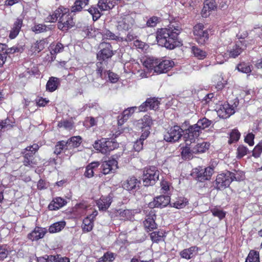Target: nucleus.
I'll return each mask as SVG.
<instances>
[{"label":"nucleus","instance_id":"f257e3e1","mask_svg":"<svg viewBox=\"0 0 262 262\" xmlns=\"http://www.w3.org/2000/svg\"><path fill=\"white\" fill-rule=\"evenodd\" d=\"M181 28L170 25L168 28H162L157 32L156 39L158 44L169 49H173L177 45L178 36Z\"/></svg>","mask_w":262,"mask_h":262},{"label":"nucleus","instance_id":"f03ea898","mask_svg":"<svg viewBox=\"0 0 262 262\" xmlns=\"http://www.w3.org/2000/svg\"><path fill=\"white\" fill-rule=\"evenodd\" d=\"M143 66L150 71L162 74L169 71L173 67L174 62L169 60L147 58L144 60Z\"/></svg>","mask_w":262,"mask_h":262},{"label":"nucleus","instance_id":"7ed1b4c3","mask_svg":"<svg viewBox=\"0 0 262 262\" xmlns=\"http://www.w3.org/2000/svg\"><path fill=\"white\" fill-rule=\"evenodd\" d=\"M118 146L117 142L105 138H102L99 140L96 141L93 144L95 149L103 154L110 152L117 148Z\"/></svg>","mask_w":262,"mask_h":262},{"label":"nucleus","instance_id":"20e7f679","mask_svg":"<svg viewBox=\"0 0 262 262\" xmlns=\"http://www.w3.org/2000/svg\"><path fill=\"white\" fill-rule=\"evenodd\" d=\"M159 171L155 166L145 168L143 174V182L145 186L152 185L158 180Z\"/></svg>","mask_w":262,"mask_h":262},{"label":"nucleus","instance_id":"39448f33","mask_svg":"<svg viewBox=\"0 0 262 262\" xmlns=\"http://www.w3.org/2000/svg\"><path fill=\"white\" fill-rule=\"evenodd\" d=\"M39 146L37 144H33L32 145L27 146L22 152L24 155V165L26 166L32 167L36 164L34 161V156L39 149Z\"/></svg>","mask_w":262,"mask_h":262},{"label":"nucleus","instance_id":"423d86ee","mask_svg":"<svg viewBox=\"0 0 262 262\" xmlns=\"http://www.w3.org/2000/svg\"><path fill=\"white\" fill-rule=\"evenodd\" d=\"M57 25L58 28L62 31H68L74 26L75 23L68 9L64 10L63 15H61Z\"/></svg>","mask_w":262,"mask_h":262},{"label":"nucleus","instance_id":"0eeeda50","mask_svg":"<svg viewBox=\"0 0 262 262\" xmlns=\"http://www.w3.org/2000/svg\"><path fill=\"white\" fill-rule=\"evenodd\" d=\"M134 14H127L121 16L117 21V28L119 31H128L135 24Z\"/></svg>","mask_w":262,"mask_h":262},{"label":"nucleus","instance_id":"6e6552de","mask_svg":"<svg viewBox=\"0 0 262 262\" xmlns=\"http://www.w3.org/2000/svg\"><path fill=\"white\" fill-rule=\"evenodd\" d=\"M183 132V129L179 126L174 125L165 133L164 139L169 142H177L182 137Z\"/></svg>","mask_w":262,"mask_h":262},{"label":"nucleus","instance_id":"1a4fd4ad","mask_svg":"<svg viewBox=\"0 0 262 262\" xmlns=\"http://www.w3.org/2000/svg\"><path fill=\"white\" fill-rule=\"evenodd\" d=\"M204 25L198 24L193 28V34L196 41L200 44H204L209 38L207 30H204Z\"/></svg>","mask_w":262,"mask_h":262},{"label":"nucleus","instance_id":"9d476101","mask_svg":"<svg viewBox=\"0 0 262 262\" xmlns=\"http://www.w3.org/2000/svg\"><path fill=\"white\" fill-rule=\"evenodd\" d=\"M230 174V171H228L217 176L215 181V188L217 189H224L230 185L232 182Z\"/></svg>","mask_w":262,"mask_h":262},{"label":"nucleus","instance_id":"9b49d317","mask_svg":"<svg viewBox=\"0 0 262 262\" xmlns=\"http://www.w3.org/2000/svg\"><path fill=\"white\" fill-rule=\"evenodd\" d=\"M100 51L97 54V58L99 60L106 61L111 58L114 54L112 47L110 43L103 42L99 45Z\"/></svg>","mask_w":262,"mask_h":262},{"label":"nucleus","instance_id":"f8f14e48","mask_svg":"<svg viewBox=\"0 0 262 262\" xmlns=\"http://www.w3.org/2000/svg\"><path fill=\"white\" fill-rule=\"evenodd\" d=\"M196 172V179L201 182L206 180H209L211 179V176L213 173V168L211 167H208L205 168L199 167L195 169Z\"/></svg>","mask_w":262,"mask_h":262},{"label":"nucleus","instance_id":"ddd939ff","mask_svg":"<svg viewBox=\"0 0 262 262\" xmlns=\"http://www.w3.org/2000/svg\"><path fill=\"white\" fill-rule=\"evenodd\" d=\"M216 110L218 116L222 118H228L235 112L234 108L227 103L219 105Z\"/></svg>","mask_w":262,"mask_h":262},{"label":"nucleus","instance_id":"4468645a","mask_svg":"<svg viewBox=\"0 0 262 262\" xmlns=\"http://www.w3.org/2000/svg\"><path fill=\"white\" fill-rule=\"evenodd\" d=\"M201 133V131L195 125L190 126L187 130V133L185 135L186 138V145H188L189 143H192L195 141Z\"/></svg>","mask_w":262,"mask_h":262},{"label":"nucleus","instance_id":"2eb2a0df","mask_svg":"<svg viewBox=\"0 0 262 262\" xmlns=\"http://www.w3.org/2000/svg\"><path fill=\"white\" fill-rule=\"evenodd\" d=\"M117 161L114 159L103 162L101 165L102 173L104 174H107L114 172L117 168Z\"/></svg>","mask_w":262,"mask_h":262},{"label":"nucleus","instance_id":"dca6fc26","mask_svg":"<svg viewBox=\"0 0 262 262\" xmlns=\"http://www.w3.org/2000/svg\"><path fill=\"white\" fill-rule=\"evenodd\" d=\"M170 203V198L168 195H160L156 197L154 201L149 204L150 207L163 208Z\"/></svg>","mask_w":262,"mask_h":262},{"label":"nucleus","instance_id":"f3484780","mask_svg":"<svg viewBox=\"0 0 262 262\" xmlns=\"http://www.w3.org/2000/svg\"><path fill=\"white\" fill-rule=\"evenodd\" d=\"M246 47V45H244L242 41H238L234 45L232 48H230L228 51L229 56L232 58H235L238 56Z\"/></svg>","mask_w":262,"mask_h":262},{"label":"nucleus","instance_id":"a211bd4d","mask_svg":"<svg viewBox=\"0 0 262 262\" xmlns=\"http://www.w3.org/2000/svg\"><path fill=\"white\" fill-rule=\"evenodd\" d=\"M46 233V229L36 227L33 231L28 235V237L32 241H37L43 238Z\"/></svg>","mask_w":262,"mask_h":262},{"label":"nucleus","instance_id":"6ab92c4d","mask_svg":"<svg viewBox=\"0 0 262 262\" xmlns=\"http://www.w3.org/2000/svg\"><path fill=\"white\" fill-rule=\"evenodd\" d=\"M107 62L106 61H100L97 62L96 64V74L97 76L100 77L101 79H104L106 77V73H107Z\"/></svg>","mask_w":262,"mask_h":262},{"label":"nucleus","instance_id":"aec40b11","mask_svg":"<svg viewBox=\"0 0 262 262\" xmlns=\"http://www.w3.org/2000/svg\"><path fill=\"white\" fill-rule=\"evenodd\" d=\"M67 8H64L63 7L60 6L58 9L55 10L52 14H49L46 18L45 21L48 23H55L57 21V19L59 18L60 19V17L61 15H63L64 13V10H66Z\"/></svg>","mask_w":262,"mask_h":262},{"label":"nucleus","instance_id":"412c9836","mask_svg":"<svg viewBox=\"0 0 262 262\" xmlns=\"http://www.w3.org/2000/svg\"><path fill=\"white\" fill-rule=\"evenodd\" d=\"M23 18H17L13 23L9 34L11 39H14L18 35L23 25Z\"/></svg>","mask_w":262,"mask_h":262},{"label":"nucleus","instance_id":"4be33fe9","mask_svg":"<svg viewBox=\"0 0 262 262\" xmlns=\"http://www.w3.org/2000/svg\"><path fill=\"white\" fill-rule=\"evenodd\" d=\"M156 215L155 213L151 211L149 215L146 216V218L144 221V227L146 229L149 231L156 229L157 225L155 223Z\"/></svg>","mask_w":262,"mask_h":262},{"label":"nucleus","instance_id":"5701e85b","mask_svg":"<svg viewBox=\"0 0 262 262\" xmlns=\"http://www.w3.org/2000/svg\"><path fill=\"white\" fill-rule=\"evenodd\" d=\"M112 197L110 195L102 196L97 202L99 210L105 211L107 209L112 203Z\"/></svg>","mask_w":262,"mask_h":262},{"label":"nucleus","instance_id":"b1692460","mask_svg":"<svg viewBox=\"0 0 262 262\" xmlns=\"http://www.w3.org/2000/svg\"><path fill=\"white\" fill-rule=\"evenodd\" d=\"M192 152L193 154H198L204 152L208 149L210 144L208 143L202 142L195 143L193 142L192 144Z\"/></svg>","mask_w":262,"mask_h":262},{"label":"nucleus","instance_id":"393cba45","mask_svg":"<svg viewBox=\"0 0 262 262\" xmlns=\"http://www.w3.org/2000/svg\"><path fill=\"white\" fill-rule=\"evenodd\" d=\"M198 250V248L197 247L192 246L182 250L180 252V255L183 258L189 259L197 254Z\"/></svg>","mask_w":262,"mask_h":262},{"label":"nucleus","instance_id":"a878e982","mask_svg":"<svg viewBox=\"0 0 262 262\" xmlns=\"http://www.w3.org/2000/svg\"><path fill=\"white\" fill-rule=\"evenodd\" d=\"M66 203L65 200L60 197H57L53 200L49 205L48 208L50 210H56L63 207Z\"/></svg>","mask_w":262,"mask_h":262},{"label":"nucleus","instance_id":"bb28decb","mask_svg":"<svg viewBox=\"0 0 262 262\" xmlns=\"http://www.w3.org/2000/svg\"><path fill=\"white\" fill-rule=\"evenodd\" d=\"M89 3V0H75L71 8V12H79L84 9Z\"/></svg>","mask_w":262,"mask_h":262},{"label":"nucleus","instance_id":"cd10ccee","mask_svg":"<svg viewBox=\"0 0 262 262\" xmlns=\"http://www.w3.org/2000/svg\"><path fill=\"white\" fill-rule=\"evenodd\" d=\"M47 44L46 40L45 39L37 40L32 45L30 51L34 54L38 53L45 49Z\"/></svg>","mask_w":262,"mask_h":262},{"label":"nucleus","instance_id":"c85d7f7f","mask_svg":"<svg viewBox=\"0 0 262 262\" xmlns=\"http://www.w3.org/2000/svg\"><path fill=\"white\" fill-rule=\"evenodd\" d=\"M138 183L139 182L136 178L132 177L125 181L122 186L124 189L130 191L135 189L138 186Z\"/></svg>","mask_w":262,"mask_h":262},{"label":"nucleus","instance_id":"c756f323","mask_svg":"<svg viewBox=\"0 0 262 262\" xmlns=\"http://www.w3.org/2000/svg\"><path fill=\"white\" fill-rule=\"evenodd\" d=\"M59 84L60 82L58 78L52 77L49 79L47 83V90L51 92H54L57 89Z\"/></svg>","mask_w":262,"mask_h":262},{"label":"nucleus","instance_id":"7c9ffc66","mask_svg":"<svg viewBox=\"0 0 262 262\" xmlns=\"http://www.w3.org/2000/svg\"><path fill=\"white\" fill-rule=\"evenodd\" d=\"M116 5V2H111V0H99L97 6L101 11H106L112 9Z\"/></svg>","mask_w":262,"mask_h":262},{"label":"nucleus","instance_id":"2f4dec72","mask_svg":"<svg viewBox=\"0 0 262 262\" xmlns=\"http://www.w3.org/2000/svg\"><path fill=\"white\" fill-rule=\"evenodd\" d=\"M100 164L98 162H94L89 164L85 169L84 176L88 178H92L94 176V171L98 167Z\"/></svg>","mask_w":262,"mask_h":262},{"label":"nucleus","instance_id":"473e14b6","mask_svg":"<svg viewBox=\"0 0 262 262\" xmlns=\"http://www.w3.org/2000/svg\"><path fill=\"white\" fill-rule=\"evenodd\" d=\"M69 149L79 146L81 142V138L79 136H74L66 141Z\"/></svg>","mask_w":262,"mask_h":262},{"label":"nucleus","instance_id":"72a5a7b5","mask_svg":"<svg viewBox=\"0 0 262 262\" xmlns=\"http://www.w3.org/2000/svg\"><path fill=\"white\" fill-rule=\"evenodd\" d=\"M191 52L194 56L199 59H204L207 56L206 52L196 46H192Z\"/></svg>","mask_w":262,"mask_h":262},{"label":"nucleus","instance_id":"f704fd0d","mask_svg":"<svg viewBox=\"0 0 262 262\" xmlns=\"http://www.w3.org/2000/svg\"><path fill=\"white\" fill-rule=\"evenodd\" d=\"M139 124H140L141 128L150 129L152 124V121L151 117L148 115H145L139 120Z\"/></svg>","mask_w":262,"mask_h":262},{"label":"nucleus","instance_id":"c9c22d12","mask_svg":"<svg viewBox=\"0 0 262 262\" xmlns=\"http://www.w3.org/2000/svg\"><path fill=\"white\" fill-rule=\"evenodd\" d=\"M66 226V223L64 221H61L55 223L51 225L49 228L50 233H56L60 231Z\"/></svg>","mask_w":262,"mask_h":262},{"label":"nucleus","instance_id":"e433bc0d","mask_svg":"<svg viewBox=\"0 0 262 262\" xmlns=\"http://www.w3.org/2000/svg\"><path fill=\"white\" fill-rule=\"evenodd\" d=\"M118 215L120 220H128L132 219L133 217L132 212L128 209L126 210H119L117 212Z\"/></svg>","mask_w":262,"mask_h":262},{"label":"nucleus","instance_id":"4c0bfd02","mask_svg":"<svg viewBox=\"0 0 262 262\" xmlns=\"http://www.w3.org/2000/svg\"><path fill=\"white\" fill-rule=\"evenodd\" d=\"M212 123V121L208 120L206 118H203L199 120L198 122L194 124L201 131L208 127Z\"/></svg>","mask_w":262,"mask_h":262},{"label":"nucleus","instance_id":"58836bf2","mask_svg":"<svg viewBox=\"0 0 262 262\" xmlns=\"http://www.w3.org/2000/svg\"><path fill=\"white\" fill-rule=\"evenodd\" d=\"M93 227V220L87 216L83 221L82 229L84 232L91 231Z\"/></svg>","mask_w":262,"mask_h":262},{"label":"nucleus","instance_id":"ea45409f","mask_svg":"<svg viewBox=\"0 0 262 262\" xmlns=\"http://www.w3.org/2000/svg\"><path fill=\"white\" fill-rule=\"evenodd\" d=\"M245 262H259V252L254 250H251Z\"/></svg>","mask_w":262,"mask_h":262},{"label":"nucleus","instance_id":"a19ab883","mask_svg":"<svg viewBox=\"0 0 262 262\" xmlns=\"http://www.w3.org/2000/svg\"><path fill=\"white\" fill-rule=\"evenodd\" d=\"M165 236V233L163 231H158L153 232L150 234V238L152 242L158 243L160 241L163 240Z\"/></svg>","mask_w":262,"mask_h":262},{"label":"nucleus","instance_id":"79ce46f5","mask_svg":"<svg viewBox=\"0 0 262 262\" xmlns=\"http://www.w3.org/2000/svg\"><path fill=\"white\" fill-rule=\"evenodd\" d=\"M230 177H231V182L233 181H239L244 179V173L242 171L234 170V171H230Z\"/></svg>","mask_w":262,"mask_h":262},{"label":"nucleus","instance_id":"37998d69","mask_svg":"<svg viewBox=\"0 0 262 262\" xmlns=\"http://www.w3.org/2000/svg\"><path fill=\"white\" fill-rule=\"evenodd\" d=\"M88 12L92 15L94 21L98 19L101 16V13L96 6H91L88 10Z\"/></svg>","mask_w":262,"mask_h":262},{"label":"nucleus","instance_id":"c03bdc74","mask_svg":"<svg viewBox=\"0 0 262 262\" xmlns=\"http://www.w3.org/2000/svg\"><path fill=\"white\" fill-rule=\"evenodd\" d=\"M48 27L44 24H37L35 25L31 28V30L36 34H39L42 32H45L48 31Z\"/></svg>","mask_w":262,"mask_h":262},{"label":"nucleus","instance_id":"a18cd8bd","mask_svg":"<svg viewBox=\"0 0 262 262\" xmlns=\"http://www.w3.org/2000/svg\"><path fill=\"white\" fill-rule=\"evenodd\" d=\"M63 46L61 43L52 44L50 47V52L52 55L56 54L63 51Z\"/></svg>","mask_w":262,"mask_h":262},{"label":"nucleus","instance_id":"49530a36","mask_svg":"<svg viewBox=\"0 0 262 262\" xmlns=\"http://www.w3.org/2000/svg\"><path fill=\"white\" fill-rule=\"evenodd\" d=\"M146 103H148V107L151 110H156L158 108L160 102L157 98H149L146 99Z\"/></svg>","mask_w":262,"mask_h":262},{"label":"nucleus","instance_id":"de8ad7c7","mask_svg":"<svg viewBox=\"0 0 262 262\" xmlns=\"http://www.w3.org/2000/svg\"><path fill=\"white\" fill-rule=\"evenodd\" d=\"M192 143H189L188 145H186V146L183 148L182 151V156L183 158L185 159H189L191 155L193 154L192 152Z\"/></svg>","mask_w":262,"mask_h":262},{"label":"nucleus","instance_id":"09e8293b","mask_svg":"<svg viewBox=\"0 0 262 262\" xmlns=\"http://www.w3.org/2000/svg\"><path fill=\"white\" fill-rule=\"evenodd\" d=\"M68 150V147L67 146V143L66 141H62L59 142L55 146V148L54 150L55 154L58 155L60 154L62 150Z\"/></svg>","mask_w":262,"mask_h":262},{"label":"nucleus","instance_id":"8fccbe9b","mask_svg":"<svg viewBox=\"0 0 262 262\" xmlns=\"http://www.w3.org/2000/svg\"><path fill=\"white\" fill-rule=\"evenodd\" d=\"M241 136L240 133L237 129H233L230 134V139L229 140V143L231 144L234 142H236L239 139Z\"/></svg>","mask_w":262,"mask_h":262},{"label":"nucleus","instance_id":"3c124183","mask_svg":"<svg viewBox=\"0 0 262 262\" xmlns=\"http://www.w3.org/2000/svg\"><path fill=\"white\" fill-rule=\"evenodd\" d=\"M49 261L51 262H70V260L67 257H62L60 255H51L49 257Z\"/></svg>","mask_w":262,"mask_h":262},{"label":"nucleus","instance_id":"603ef678","mask_svg":"<svg viewBox=\"0 0 262 262\" xmlns=\"http://www.w3.org/2000/svg\"><path fill=\"white\" fill-rule=\"evenodd\" d=\"M210 210L213 215L217 217L220 220H222L225 216L226 212L217 208H213Z\"/></svg>","mask_w":262,"mask_h":262},{"label":"nucleus","instance_id":"864d4df0","mask_svg":"<svg viewBox=\"0 0 262 262\" xmlns=\"http://www.w3.org/2000/svg\"><path fill=\"white\" fill-rule=\"evenodd\" d=\"M187 203L186 199L181 198L173 203V206L178 209L183 208L186 205Z\"/></svg>","mask_w":262,"mask_h":262},{"label":"nucleus","instance_id":"5fc2aeb1","mask_svg":"<svg viewBox=\"0 0 262 262\" xmlns=\"http://www.w3.org/2000/svg\"><path fill=\"white\" fill-rule=\"evenodd\" d=\"M248 151V149L246 147L243 145L239 146L237 149L236 158L237 159H241L242 158H243L244 156L247 154Z\"/></svg>","mask_w":262,"mask_h":262},{"label":"nucleus","instance_id":"6e6d98bb","mask_svg":"<svg viewBox=\"0 0 262 262\" xmlns=\"http://www.w3.org/2000/svg\"><path fill=\"white\" fill-rule=\"evenodd\" d=\"M237 70L244 73H250L251 72V68L250 66L247 65L245 63L239 64L237 67Z\"/></svg>","mask_w":262,"mask_h":262},{"label":"nucleus","instance_id":"4d7b16f0","mask_svg":"<svg viewBox=\"0 0 262 262\" xmlns=\"http://www.w3.org/2000/svg\"><path fill=\"white\" fill-rule=\"evenodd\" d=\"M102 35L103 38L105 39L116 40L117 38V36L115 34L108 30H105L103 31L102 32Z\"/></svg>","mask_w":262,"mask_h":262},{"label":"nucleus","instance_id":"13d9d810","mask_svg":"<svg viewBox=\"0 0 262 262\" xmlns=\"http://www.w3.org/2000/svg\"><path fill=\"white\" fill-rule=\"evenodd\" d=\"M160 21V18L157 16L150 17L146 22V26L149 27H155Z\"/></svg>","mask_w":262,"mask_h":262},{"label":"nucleus","instance_id":"bf43d9fd","mask_svg":"<svg viewBox=\"0 0 262 262\" xmlns=\"http://www.w3.org/2000/svg\"><path fill=\"white\" fill-rule=\"evenodd\" d=\"M204 5L207 7L208 10H214L216 9L217 4L215 0H206Z\"/></svg>","mask_w":262,"mask_h":262},{"label":"nucleus","instance_id":"052dcab7","mask_svg":"<svg viewBox=\"0 0 262 262\" xmlns=\"http://www.w3.org/2000/svg\"><path fill=\"white\" fill-rule=\"evenodd\" d=\"M101 258L104 262H112L115 259V256L113 253L106 252Z\"/></svg>","mask_w":262,"mask_h":262},{"label":"nucleus","instance_id":"680f3d73","mask_svg":"<svg viewBox=\"0 0 262 262\" xmlns=\"http://www.w3.org/2000/svg\"><path fill=\"white\" fill-rule=\"evenodd\" d=\"M72 123L71 121L68 120H63L62 121H60L58 124V126L59 127H64L66 129H71L72 128Z\"/></svg>","mask_w":262,"mask_h":262},{"label":"nucleus","instance_id":"e2e57ef3","mask_svg":"<svg viewBox=\"0 0 262 262\" xmlns=\"http://www.w3.org/2000/svg\"><path fill=\"white\" fill-rule=\"evenodd\" d=\"M214 94L213 93H210L205 96L202 102L203 104H207L209 103L211 101H214Z\"/></svg>","mask_w":262,"mask_h":262},{"label":"nucleus","instance_id":"0e129e2a","mask_svg":"<svg viewBox=\"0 0 262 262\" xmlns=\"http://www.w3.org/2000/svg\"><path fill=\"white\" fill-rule=\"evenodd\" d=\"M262 152V144H258L254 148L253 150V156L255 158L259 157L260 155Z\"/></svg>","mask_w":262,"mask_h":262},{"label":"nucleus","instance_id":"69168bd1","mask_svg":"<svg viewBox=\"0 0 262 262\" xmlns=\"http://www.w3.org/2000/svg\"><path fill=\"white\" fill-rule=\"evenodd\" d=\"M8 253V250L5 247L0 246V260H3L6 258Z\"/></svg>","mask_w":262,"mask_h":262},{"label":"nucleus","instance_id":"338daca9","mask_svg":"<svg viewBox=\"0 0 262 262\" xmlns=\"http://www.w3.org/2000/svg\"><path fill=\"white\" fill-rule=\"evenodd\" d=\"M107 75L112 83H116L118 80V76L117 74L108 71H107Z\"/></svg>","mask_w":262,"mask_h":262},{"label":"nucleus","instance_id":"774afa93","mask_svg":"<svg viewBox=\"0 0 262 262\" xmlns=\"http://www.w3.org/2000/svg\"><path fill=\"white\" fill-rule=\"evenodd\" d=\"M143 141L141 139H139L135 142L134 144V148L135 150L139 151L143 148Z\"/></svg>","mask_w":262,"mask_h":262}]
</instances>
